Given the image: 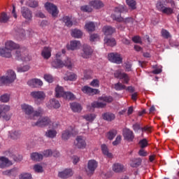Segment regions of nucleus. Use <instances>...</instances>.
<instances>
[{"instance_id":"f257e3e1","label":"nucleus","mask_w":179,"mask_h":179,"mask_svg":"<svg viewBox=\"0 0 179 179\" xmlns=\"http://www.w3.org/2000/svg\"><path fill=\"white\" fill-rule=\"evenodd\" d=\"M13 50H17L15 55L16 59H17L18 61L28 62V61H30L31 59V57H30L27 54V51L22 52V49H20V45L12 41H7L5 43V48H0L1 57H4L5 58H10V57H12Z\"/></svg>"},{"instance_id":"f03ea898","label":"nucleus","mask_w":179,"mask_h":179,"mask_svg":"<svg viewBox=\"0 0 179 179\" xmlns=\"http://www.w3.org/2000/svg\"><path fill=\"white\" fill-rule=\"evenodd\" d=\"M127 12H128V10L125 5H119L115 8L114 13L111 15V17L113 20L119 22V23H124L127 26H131L134 23V18L127 17L124 19V17H121V13H125Z\"/></svg>"},{"instance_id":"7ed1b4c3","label":"nucleus","mask_w":179,"mask_h":179,"mask_svg":"<svg viewBox=\"0 0 179 179\" xmlns=\"http://www.w3.org/2000/svg\"><path fill=\"white\" fill-rule=\"evenodd\" d=\"M21 108L26 115V118L29 120L31 124L34 120H37L38 117H41L43 114V109L38 108V110H34V108L31 105L24 103L21 105Z\"/></svg>"},{"instance_id":"20e7f679","label":"nucleus","mask_w":179,"mask_h":179,"mask_svg":"<svg viewBox=\"0 0 179 179\" xmlns=\"http://www.w3.org/2000/svg\"><path fill=\"white\" fill-rule=\"evenodd\" d=\"M62 56V53L59 52L56 54V59L52 62V66L53 68H64L65 66L67 69L71 70L73 68V63H72V59L66 57L64 61L59 59Z\"/></svg>"},{"instance_id":"39448f33","label":"nucleus","mask_w":179,"mask_h":179,"mask_svg":"<svg viewBox=\"0 0 179 179\" xmlns=\"http://www.w3.org/2000/svg\"><path fill=\"white\" fill-rule=\"evenodd\" d=\"M16 80V73L13 70H8L6 73V76L0 77V86L6 85V83H12Z\"/></svg>"},{"instance_id":"423d86ee","label":"nucleus","mask_w":179,"mask_h":179,"mask_svg":"<svg viewBox=\"0 0 179 179\" xmlns=\"http://www.w3.org/2000/svg\"><path fill=\"white\" fill-rule=\"evenodd\" d=\"M99 101H94L91 106L92 108H104L107 106L106 103H111L113 101V98L111 96H101L99 99Z\"/></svg>"},{"instance_id":"0eeeda50","label":"nucleus","mask_w":179,"mask_h":179,"mask_svg":"<svg viewBox=\"0 0 179 179\" xmlns=\"http://www.w3.org/2000/svg\"><path fill=\"white\" fill-rule=\"evenodd\" d=\"M33 127H51L52 121L48 117H38L31 123Z\"/></svg>"},{"instance_id":"6e6552de","label":"nucleus","mask_w":179,"mask_h":179,"mask_svg":"<svg viewBox=\"0 0 179 179\" xmlns=\"http://www.w3.org/2000/svg\"><path fill=\"white\" fill-rule=\"evenodd\" d=\"M9 111H10V106L0 104V118L2 117L6 121H9L12 117V114H6Z\"/></svg>"},{"instance_id":"1a4fd4ad","label":"nucleus","mask_w":179,"mask_h":179,"mask_svg":"<svg viewBox=\"0 0 179 179\" xmlns=\"http://www.w3.org/2000/svg\"><path fill=\"white\" fill-rule=\"evenodd\" d=\"M73 145L77 149H86V147L87 146L86 138L83 136H78L74 141Z\"/></svg>"},{"instance_id":"9d476101","label":"nucleus","mask_w":179,"mask_h":179,"mask_svg":"<svg viewBox=\"0 0 179 179\" xmlns=\"http://www.w3.org/2000/svg\"><path fill=\"white\" fill-rule=\"evenodd\" d=\"M98 166H99V163L96 160L94 159L89 160L87 162V169L85 170L87 176H93Z\"/></svg>"},{"instance_id":"9b49d317","label":"nucleus","mask_w":179,"mask_h":179,"mask_svg":"<svg viewBox=\"0 0 179 179\" xmlns=\"http://www.w3.org/2000/svg\"><path fill=\"white\" fill-rule=\"evenodd\" d=\"M45 8L48 12L52 15V17H57L58 16V13L59 11L58 10V8L52 3L47 2L45 4Z\"/></svg>"},{"instance_id":"f8f14e48","label":"nucleus","mask_w":179,"mask_h":179,"mask_svg":"<svg viewBox=\"0 0 179 179\" xmlns=\"http://www.w3.org/2000/svg\"><path fill=\"white\" fill-rule=\"evenodd\" d=\"M156 8L157 10L164 13L165 15H171L174 12L173 8L166 7L162 1H158L156 4Z\"/></svg>"},{"instance_id":"ddd939ff","label":"nucleus","mask_w":179,"mask_h":179,"mask_svg":"<svg viewBox=\"0 0 179 179\" xmlns=\"http://www.w3.org/2000/svg\"><path fill=\"white\" fill-rule=\"evenodd\" d=\"M115 78H117V79L122 80L124 83H126L128 85V83L129 82V76H128V74L125 73H122V69H118L115 71L114 73Z\"/></svg>"},{"instance_id":"4468645a","label":"nucleus","mask_w":179,"mask_h":179,"mask_svg":"<svg viewBox=\"0 0 179 179\" xmlns=\"http://www.w3.org/2000/svg\"><path fill=\"white\" fill-rule=\"evenodd\" d=\"M27 85L32 89H36L37 87H41L43 83V80L38 78H31L27 82Z\"/></svg>"},{"instance_id":"2eb2a0df","label":"nucleus","mask_w":179,"mask_h":179,"mask_svg":"<svg viewBox=\"0 0 179 179\" xmlns=\"http://www.w3.org/2000/svg\"><path fill=\"white\" fill-rule=\"evenodd\" d=\"M108 61L114 64H121L122 62V57L118 53H110L108 55Z\"/></svg>"},{"instance_id":"dca6fc26","label":"nucleus","mask_w":179,"mask_h":179,"mask_svg":"<svg viewBox=\"0 0 179 179\" xmlns=\"http://www.w3.org/2000/svg\"><path fill=\"white\" fill-rule=\"evenodd\" d=\"M72 176H73V171L71 169H66L58 173V177L62 179L69 178Z\"/></svg>"},{"instance_id":"f3484780","label":"nucleus","mask_w":179,"mask_h":179,"mask_svg":"<svg viewBox=\"0 0 179 179\" xmlns=\"http://www.w3.org/2000/svg\"><path fill=\"white\" fill-rule=\"evenodd\" d=\"M67 49L71 50V51H75L79 50L82 47V43L80 41H71L69 44L66 45Z\"/></svg>"},{"instance_id":"a211bd4d","label":"nucleus","mask_w":179,"mask_h":179,"mask_svg":"<svg viewBox=\"0 0 179 179\" xmlns=\"http://www.w3.org/2000/svg\"><path fill=\"white\" fill-rule=\"evenodd\" d=\"M83 52L81 54L83 58H90L93 54V49L89 45H84L83 48Z\"/></svg>"},{"instance_id":"6ab92c4d","label":"nucleus","mask_w":179,"mask_h":179,"mask_svg":"<svg viewBox=\"0 0 179 179\" xmlns=\"http://www.w3.org/2000/svg\"><path fill=\"white\" fill-rule=\"evenodd\" d=\"M21 13L22 16L26 19V20H31L33 18V13H31V10H30V9H29L27 7H22Z\"/></svg>"},{"instance_id":"aec40b11","label":"nucleus","mask_w":179,"mask_h":179,"mask_svg":"<svg viewBox=\"0 0 179 179\" xmlns=\"http://www.w3.org/2000/svg\"><path fill=\"white\" fill-rule=\"evenodd\" d=\"M81 90L85 94H88L89 96H94V94H98V93H100L99 90L93 89V88L89 87V86L83 87Z\"/></svg>"},{"instance_id":"412c9836","label":"nucleus","mask_w":179,"mask_h":179,"mask_svg":"<svg viewBox=\"0 0 179 179\" xmlns=\"http://www.w3.org/2000/svg\"><path fill=\"white\" fill-rule=\"evenodd\" d=\"M30 95L35 100H40L41 101L45 99V93L43 91H33L31 92Z\"/></svg>"},{"instance_id":"4be33fe9","label":"nucleus","mask_w":179,"mask_h":179,"mask_svg":"<svg viewBox=\"0 0 179 179\" xmlns=\"http://www.w3.org/2000/svg\"><path fill=\"white\" fill-rule=\"evenodd\" d=\"M74 132L75 130L72 128V127H70L69 129L63 131L62 134V139L63 141H68L71 136H73Z\"/></svg>"},{"instance_id":"5701e85b","label":"nucleus","mask_w":179,"mask_h":179,"mask_svg":"<svg viewBox=\"0 0 179 179\" xmlns=\"http://www.w3.org/2000/svg\"><path fill=\"white\" fill-rule=\"evenodd\" d=\"M123 136L126 141H129L130 142L134 141V138H135L134 132H132L129 129H124L123 130Z\"/></svg>"},{"instance_id":"b1692460","label":"nucleus","mask_w":179,"mask_h":179,"mask_svg":"<svg viewBox=\"0 0 179 179\" xmlns=\"http://www.w3.org/2000/svg\"><path fill=\"white\" fill-rule=\"evenodd\" d=\"M64 80L70 82H75L78 79V75L73 72H67L64 76Z\"/></svg>"},{"instance_id":"393cba45","label":"nucleus","mask_w":179,"mask_h":179,"mask_svg":"<svg viewBox=\"0 0 179 179\" xmlns=\"http://www.w3.org/2000/svg\"><path fill=\"white\" fill-rule=\"evenodd\" d=\"M12 162L5 157H0V169H5V167H9L12 166Z\"/></svg>"},{"instance_id":"a878e982","label":"nucleus","mask_w":179,"mask_h":179,"mask_svg":"<svg viewBox=\"0 0 179 179\" xmlns=\"http://www.w3.org/2000/svg\"><path fill=\"white\" fill-rule=\"evenodd\" d=\"M89 4L90 6H92L94 9H101V8L104 6V3L100 0H92Z\"/></svg>"},{"instance_id":"bb28decb","label":"nucleus","mask_w":179,"mask_h":179,"mask_svg":"<svg viewBox=\"0 0 179 179\" xmlns=\"http://www.w3.org/2000/svg\"><path fill=\"white\" fill-rule=\"evenodd\" d=\"M133 129L135 132H138L139 129H141L142 132H152V128L148 126H145L143 128H141L139 124H135L133 125Z\"/></svg>"},{"instance_id":"cd10ccee","label":"nucleus","mask_w":179,"mask_h":179,"mask_svg":"<svg viewBox=\"0 0 179 179\" xmlns=\"http://www.w3.org/2000/svg\"><path fill=\"white\" fill-rule=\"evenodd\" d=\"M47 106L49 108H59V107H61V103H59V101L58 100H56L55 99H52L47 103Z\"/></svg>"},{"instance_id":"c85d7f7f","label":"nucleus","mask_w":179,"mask_h":179,"mask_svg":"<svg viewBox=\"0 0 179 179\" xmlns=\"http://www.w3.org/2000/svg\"><path fill=\"white\" fill-rule=\"evenodd\" d=\"M102 31L105 36H111V34L115 33V28L111 26H104Z\"/></svg>"},{"instance_id":"c756f323","label":"nucleus","mask_w":179,"mask_h":179,"mask_svg":"<svg viewBox=\"0 0 179 179\" xmlns=\"http://www.w3.org/2000/svg\"><path fill=\"white\" fill-rule=\"evenodd\" d=\"M83 120H85L87 122H93L96 120L97 115L94 113H87L82 116Z\"/></svg>"},{"instance_id":"7c9ffc66","label":"nucleus","mask_w":179,"mask_h":179,"mask_svg":"<svg viewBox=\"0 0 179 179\" xmlns=\"http://www.w3.org/2000/svg\"><path fill=\"white\" fill-rule=\"evenodd\" d=\"M51 48L45 47L42 50L41 55L45 59H48L51 57Z\"/></svg>"},{"instance_id":"2f4dec72","label":"nucleus","mask_w":179,"mask_h":179,"mask_svg":"<svg viewBox=\"0 0 179 179\" xmlns=\"http://www.w3.org/2000/svg\"><path fill=\"white\" fill-rule=\"evenodd\" d=\"M66 92L64 90V87L57 85L55 88V96L56 97H64Z\"/></svg>"},{"instance_id":"473e14b6","label":"nucleus","mask_w":179,"mask_h":179,"mask_svg":"<svg viewBox=\"0 0 179 179\" xmlns=\"http://www.w3.org/2000/svg\"><path fill=\"white\" fill-rule=\"evenodd\" d=\"M96 24H97L94 22H87L85 23V29L87 30V31H94Z\"/></svg>"},{"instance_id":"72a5a7b5","label":"nucleus","mask_w":179,"mask_h":179,"mask_svg":"<svg viewBox=\"0 0 179 179\" xmlns=\"http://www.w3.org/2000/svg\"><path fill=\"white\" fill-rule=\"evenodd\" d=\"M71 36L74 38H82V36H83V32L80 31V29H74L71 30Z\"/></svg>"},{"instance_id":"f704fd0d","label":"nucleus","mask_w":179,"mask_h":179,"mask_svg":"<svg viewBox=\"0 0 179 179\" xmlns=\"http://www.w3.org/2000/svg\"><path fill=\"white\" fill-rule=\"evenodd\" d=\"M71 108L73 113H80L82 111V106L76 102L71 103Z\"/></svg>"},{"instance_id":"c9c22d12","label":"nucleus","mask_w":179,"mask_h":179,"mask_svg":"<svg viewBox=\"0 0 179 179\" xmlns=\"http://www.w3.org/2000/svg\"><path fill=\"white\" fill-rule=\"evenodd\" d=\"M43 155L38 152H33L31 154V159L34 162H41L43 160Z\"/></svg>"},{"instance_id":"e433bc0d","label":"nucleus","mask_w":179,"mask_h":179,"mask_svg":"<svg viewBox=\"0 0 179 179\" xmlns=\"http://www.w3.org/2000/svg\"><path fill=\"white\" fill-rule=\"evenodd\" d=\"M101 148L102 153L103 155H104V156L108 157L109 159H111V157H113V154H111L108 151V148H107V145H106L105 144H102L101 145Z\"/></svg>"},{"instance_id":"4c0bfd02","label":"nucleus","mask_w":179,"mask_h":179,"mask_svg":"<svg viewBox=\"0 0 179 179\" xmlns=\"http://www.w3.org/2000/svg\"><path fill=\"white\" fill-rule=\"evenodd\" d=\"M102 118L105 120V121H113L115 120V115L111 113H106L102 115Z\"/></svg>"},{"instance_id":"58836bf2","label":"nucleus","mask_w":179,"mask_h":179,"mask_svg":"<svg viewBox=\"0 0 179 179\" xmlns=\"http://www.w3.org/2000/svg\"><path fill=\"white\" fill-rule=\"evenodd\" d=\"M57 130L50 129L45 132V136L47 138H50V139H54V138L57 136Z\"/></svg>"},{"instance_id":"ea45409f","label":"nucleus","mask_w":179,"mask_h":179,"mask_svg":"<svg viewBox=\"0 0 179 179\" xmlns=\"http://www.w3.org/2000/svg\"><path fill=\"white\" fill-rule=\"evenodd\" d=\"M62 20L67 27H72V26L74 24L73 22L72 21V17H71L64 16L63 17Z\"/></svg>"},{"instance_id":"a19ab883","label":"nucleus","mask_w":179,"mask_h":179,"mask_svg":"<svg viewBox=\"0 0 179 179\" xmlns=\"http://www.w3.org/2000/svg\"><path fill=\"white\" fill-rule=\"evenodd\" d=\"M104 44H106V45H109L110 47H114L115 44H117V42L115 41V39L114 38H107L106 37L104 38Z\"/></svg>"},{"instance_id":"79ce46f5","label":"nucleus","mask_w":179,"mask_h":179,"mask_svg":"<svg viewBox=\"0 0 179 179\" xmlns=\"http://www.w3.org/2000/svg\"><path fill=\"white\" fill-rule=\"evenodd\" d=\"M10 100V94H3L0 96V101L1 103H9Z\"/></svg>"},{"instance_id":"37998d69","label":"nucleus","mask_w":179,"mask_h":179,"mask_svg":"<svg viewBox=\"0 0 179 179\" xmlns=\"http://www.w3.org/2000/svg\"><path fill=\"white\" fill-rule=\"evenodd\" d=\"M113 171H115V173H121V171H122V170H124V166H122V164H115L113 166Z\"/></svg>"},{"instance_id":"c03bdc74","label":"nucleus","mask_w":179,"mask_h":179,"mask_svg":"<svg viewBox=\"0 0 179 179\" xmlns=\"http://www.w3.org/2000/svg\"><path fill=\"white\" fill-rule=\"evenodd\" d=\"M25 5L29 6V8H37L38 6V2L34 0H27L25 2Z\"/></svg>"},{"instance_id":"a18cd8bd","label":"nucleus","mask_w":179,"mask_h":179,"mask_svg":"<svg viewBox=\"0 0 179 179\" xmlns=\"http://www.w3.org/2000/svg\"><path fill=\"white\" fill-rule=\"evenodd\" d=\"M21 134L20 131H11L9 132V136H10L12 139H17V138H20Z\"/></svg>"},{"instance_id":"49530a36","label":"nucleus","mask_w":179,"mask_h":179,"mask_svg":"<svg viewBox=\"0 0 179 179\" xmlns=\"http://www.w3.org/2000/svg\"><path fill=\"white\" fill-rule=\"evenodd\" d=\"M63 99H65V100H75L76 96H75V95L72 92H66L64 93Z\"/></svg>"},{"instance_id":"de8ad7c7","label":"nucleus","mask_w":179,"mask_h":179,"mask_svg":"<svg viewBox=\"0 0 179 179\" xmlns=\"http://www.w3.org/2000/svg\"><path fill=\"white\" fill-rule=\"evenodd\" d=\"M17 173L16 168L3 171V176H15Z\"/></svg>"},{"instance_id":"09e8293b","label":"nucleus","mask_w":179,"mask_h":179,"mask_svg":"<svg viewBox=\"0 0 179 179\" xmlns=\"http://www.w3.org/2000/svg\"><path fill=\"white\" fill-rule=\"evenodd\" d=\"M141 163L142 159L141 158H136L132 160L131 166V167H138V166H141Z\"/></svg>"},{"instance_id":"8fccbe9b","label":"nucleus","mask_w":179,"mask_h":179,"mask_svg":"<svg viewBox=\"0 0 179 179\" xmlns=\"http://www.w3.org/2000/svg\"><path fill=\"white\" fill-rule=\"evenodd\" d=\"M115 135H117V131L112 130L107 133L106 138H108L109 141H113L114 138H115Z\"/></svg>"},{"instance_id":"3c124183","label":"nucleus","mask_w":179,"mask_h":179,"mask_svg":"<svg viewBox=\"0 0 179 179\" xmlns=\"http://www.w3.org/2000/svg\"><path fill=\"white\" fill-rule=\"evenodd\" d=\"M20 179H31L33 178L31 173H27V172H23L22 173L20 176Z\"/></svg>"},{"instance_id":"603ef678","label":"nucleus","mask_w":179,"mask_h":179,"mask_svg":"<svg viewBox=\"0 0 179 179\" xmlns=\"http://www.w3.org/2000/svg\"><path fill=\"white\" fill-rule=\"evenodd\" d=\"M9 20V16L6 13H2L0 16V22L6 23Z\"/></svg>"},{"instance_id":"864d4df0","label":"nucleus","mask_w":179,"mask_h":179,"mask_svg":"<svg viewBox=\"0 0 179 179\" xmlns=\"http://www.w3.org/2000/svg\"><path fill=\"white\" fill-rule=\"evenodd\" d=\"M126 3L131 9H136V1L135 0H126Z\"/></svg>"},{"instance_id":"5fc2aeb1","label":"nucleus","mask_w":179,"mask_h":179,"mask_svg":"<svg viewBox=\"0 0 179 179\" xmlns=\"http://www.w3.org/2000/svg\"><path fill=\"white\" fill-rule=\"evenodd\" d=\"M161 2L164 4V6H166L167 4L170 3L171 8H176V3L173 0H163Z\"/></svg>"},{"instance_id":"6e6d98bb","label":"nucleus","mask_w":179,"mask_h":179,"mask_svg":"<svg viewBox=\"0 0 179 179\" xmlns=\"http://www.w3.org/2000/svg\"><path fill=\"white\" fill-rule=\"evenodd\" d=\"M30 69V66L25 65L23 66L17 67V72H27Z\"/></svg>"},{"instance_id":"4d7b16f0","label":"nucleus","mask_w":179,"mask_h":179,"mask_svg":"<svg viewBox=\"0 0 179 179\" xmlns=\"http://www.w3.org/2000/svg\"><path fill=\"white\" fill-rule=\"evenodd\" d=\"M43 78L48 83H52L54 82V77L51 74H45Z\"/></svg>"},{"instance_id":"13d9d810","label":"nucleus","mask_w":179,"mask_h":179,"mask_svg":"<svg viewBox=\"0 0 179 179\" xmlns=\"http://www.w3.org/2000/svg\"><path fill=\"white\" fill-rule=\"evenodd\" d=\"M34 170L35 173H43V171H44V170L43 169V166L40 164L34 165Z\"/></svg>"},{"instance_id":"bf43d9fd","label":"nucleus","mask_w":179,"mask_h":179,"mask_svg":"<svg viewBox=\"0 0 179 179\" xmlns=\"http://www.w3.org/2000/svg\"><path fill=\"white\" fill-rule=\"evenodd\" d=\"M115 90H124L127 89V87L120 83H117L115 84Z\"/></svg>"},{"instance_id":"052dcab7","label":"nucleus","mask_w":179,"mask_h":179,"mask_svg":"<svg viewBox=\"0 0 179 179\" xmlns=\"http://www.w3.org/2000/svg\"><path fill=\"white\" fill-rule=\"evenodd\" d=\"M15 36H19L21 38L24 37L26 36V31L19 29L17 31H15Z\"/></svg>"},{"instance_id":"680f3d73","label":"nucleus","mask_w":179,"mask_h":179,"mask_svg":"<svg viewBox=\"0 0 179 179\" xmlns=\"http://www.w3.org/2000/svg\"><path fill=\"white\" fill-rule=\"evenodd\" d=\"M162 36L164 37V38H171V35L170 34V32L166 29L162 30Z\"/></svg>"},{"instance_id":"e2e57ef3","label":"nucleus","mask_w":179,"mask_h":179,"mask_svg":"<svg viewBox=\"0 0 179 179\" xmlns=\"http://www.w3.org/2000/svg\"><path fill=\"white\" fill-rule=\"evenodd\" d=\"M90 40L92 41V43L99 41V40H100V36L97 34H94L90 36Z\"/></svg>"},{"instance_id":"0e129e2a","label":"nucleus","mask_w":179,"mask_h":179,"mask_svg":"<svg viewBox=\"0 0 179 179\" xmlns=\"http://www.w3.org/2000/svg\"><path fill=\"white\" fill-rule=\"evenodd\" d=\"M139 145L141 149H143V148H146L148 146V140L146 138H143L139 141Z\"/></svg>"},{"instance_id":"69168bd1","label":"nucleus","mask_w":179,"mask_h":179,"mask_svg":"<svg viewBox=\"0 0 179 179\" xmlns=\"http://www.w3.org/2000/svg\"><path fill=\"white\" fill-rule=\"evenodd\" d=\"M81 10H83V12H92L93 8L92 7H90V6H81Z\"/></svg>"},{"instance_id":"338daca9","label":"nucleus","mask_w":179,"mask_h":179,"mask_svg":"<svg viewBox=\"0 0 179 179\" xmlns=\"http://www.w3.org/2000/svg\"><path fill=\"white\" fill-rule=\"evenodd\" d=\"M84 78L85 79H90V78H92V71L91 70H85L84 71Z\"/></svg>"},{"instance_id":"774afa93","label":"nucleus","mask_w":179,"mask_h":179,"mask_svg":"<svg viewBox=\"0 0 179 179\" xmlns=\"http://www.w3.org/2000/svg\"><path fill=\"white\" fill-rule=\"evenodd\" d=\"M99 85L100 82L97 79H94L90 83V85L93 87H99Z\"/></svg>"}]
</instances>
